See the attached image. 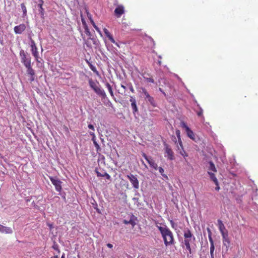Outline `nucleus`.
Listing matches in <instances>:
<instances>
[{
    "mask_svg": "<svg viewBox=\"0 0 258 258\" xmlns=\"http://www.w3.org/2000/svg\"><path fill=\"white\" fill-rule=\"evenodd\" d=\"M159 231L163 238L164 242H173V234L166 225H163V227H160Z\"/></svg>",
    "mask_w": 258,
    "mask_h": 258,
    "instance_id": "obj_1",
    "label": "nucleus"
},
{
    "mask_svg": "<svg viewBox=\"0 0 258 258\" xmlns=\"http://www.w3.org/2000/svg\"><path fill=\"white\" fill-rule=\"evenodd\" d=\"M89 84L90 87L98 96L101 97L103 99H105L106 98L107 96L104 90L101 89L96 83L90 79L89 81Z\"/></svg>",
    "mask_w": 258,
    "mask_h": 258,
    "instance_id": "obj_2",
    "label": "nucleus"
},
{
    "mask_svg": "<svg viewBox=\"0 0 258 258\" xmlns=\"http://www.w3.org/2000/svg\"><path fill=\"white\" fill-rule=\"evenodd\" d=\"M20 56L21 57V61L25 67L31 64V57L24 50H21Z\"/></svg>",
    "mask_w": 258,
    "mask_h": 258,
    "instance_id": "obj_3",
    "label": "nucleus"
},
{
    "mask_svg": "<svg viewBox=\"0 0 258 258\" xmlns=\"http://www.w3.org/2000/svg\"><path fill=\"white\" fill-rule=\"evenodd\" d=\"M30 46L31 48V52L32 54L34 57L35 60L37 62H40V61L39 60V52L38 51V49L36 46V43L34 40H33L31 38H30Z\"/></svg>",
    "mask_w": 258,
    "mask_h": 258,
    "instance_id": "obj_4",
    "label": "nucleus"
},
{
    "mask_svg": "<svg viewBox=\"0 0 258 258\" xmlns=\"http://www.w3.org/2000/svg\"><path fill=\"white\" fill-rule=\"evenodd\" d=\"M181 126L185 129L188 137H189L192 140L195 141V134L193 132V131L190 130V128L187 125L186 123H185L184 122H182L181 123Z\"/></svg>",
    "mask_w": 258,
    "mask_h": 258,
    "instance_id": "obj_5",
    "label": "nucleus"
},
{
    "mask_svg": "<svg viewBox=\"0 0 258 258\" xmlns=\"http://www.w3.org/2000/svg\"><path fill=\"white\" fill-rule=\"evenodd\" d=\"M126 177L130 180L134 188L135 189H138L139 188V182L136 176L130 173L127 175Z\"/></svg>",
    "mask_w": 258,
    "mask_h": 258,
    "instance_id": "obj_6",
    "label": "nucleus"
},
{
    "mask_svg": "<svg viewBox=\"0 0 258 258\" xmlns=\"http://www.w3.org/2000/svg\"><path fill=\"white\" fill-rule=\"evenodd\" d=\"M143 157L146 159V160L148 162L150 166L152 167L155 170H157L158 169V165L155 162V161L152 159L151 157H148L147 155L145 153H142Z\"/></svg>",
    "mask_w": 258,
    "mask_h": 258,
    "instance_id": "obj_7",
    "label": "nucleus"
},
{
    "mask_svg": "<svg viewBox=\"0 0 258 258\" xmlns=\"http://www.w3.org/2000/svg\"><path fill=\"white\" fill-rule=\"evenodd\" d=\"M164 147L165 152L167 154V158L170 160H173L174 159V156L172 149L167 144H164Z\"/></svg>",
    "mask_w": 258,
    "mask_h": 258,
    "instance_id": "obj_8",
    "label": "nucleus"
},
{
    "mask_svg": "<svg viewBox=\"0 0 258 258\" xmlns=\"http://www.w3.org/2000/svg\"><path fill=\"white\" fill-rule=\"evenodd\" d=\"M183 236L185 239L184 242H190L195 240L194 236L188 229L184 230Z\"/></svg>",
    "mask_w": 258,
    "mask_h": 258,
    "instance_id": "obj_9",
    "label": "nucleus"
},
{
    "mask_svg": "<svg viewBox=\"0 0 258 258\" xmlns=\"http://www.w3.org/2000/svg\"><path fill=\"white\" fill-rule=\"evenodd\" d=\"M49 178L52 183L55 186L56 190L60 191L62 189L61 185V182L59 180L52 177H50Z\"/></svg>",
    "mask_w": 258,
    "mask_h": 258,
    "instance_id": "obj_10",
    "label": "nucleus"
},
{
    "mask_svg": "<svg viewBox=\"0 0 258 258\" xmlns=\"http://www.w3.org/2000/svg\"><path fill=\"white\" fill-rule=\"evenodd\" d=\"M26 29V26L24 24H21L16 26L14 28V31L16 34H21Z\"/></svg>",
    "mask_w": 258,
    "mask_h": 258,
    "instance_id": "obj_11",
    "label": "nucleus"
},
{
    "mask_svg": "<svg viewBox=\"0 0 258 258\" xmlns=\"http://www.w3.org/2000/svg\"><path fill=\"white\" fill-rule=\"evenodd\" d=\"M25 67L27 69V74L31 76V78L30 79V81H34L35 80V72L34 70L33 69L31 64L27 65V66H26Z\"/></svg>",
    "mask_w": 258,
    "mask_h": 258,
    "instance_id": "obj_12",
    "label": "nucleus"
},
{
    "mask_svg": "<svg viewBox=\"0 0 258 258\" xmlns=\"http://www.w3.org/2000/svg\"><path fill=\"white\" fill-rule=\"evenodd\" d=\"M130 101L131 102V107L133 109V113L135 115L138 112V109L137 106L136 99L134 97L131 96Z\"/></svg>",
    "mask_w": 258,
    "mask_h": 258,
    "instance_id": "obj_13",
    "label": "nucleus"
},
{
    "mask_svg": "<svg viewBox=\"0 0 258 258\" xmlns=\"http://www.w3.org/2000/svg\"><path fill=\"white\" fill-rule=\"evenodd\" d=\"M124 13V8L122 5L118 6L114 10V14L117 18H120Z\"/></svg>",
    "mask_w": 258,
    "mask_h": 258,
    "instance_id": "obj_14",
    "label": "nucleus"
},
{
    "mask_svg": "<svg viewBox=\"0 0 258 258\" xmlns=\"http://www.w3.org/2000/svg\"><path fill=\"white\" fill-rule=\"evenodd\" d=\"M208 173L210 176V179L214 182L216 184V187H215V189L218 191L220 189V186L219 185V183L218 179H217L214 173H212L210 171H208Z\"/></svg>",
    "mask_w": 258,
    "mask_h": 258,
    "instance_id": "obj_15",
    "label": "nucleus"
},
{
    "mask_svg": "<svg viewBox=\"0 0 258 258\" xmlns=\"http://www.w3.org/2000/svg\"><path fill=\"white\" fill-rule=\"evenodd\" d=\"M218 226L219 227V229L222 234L223 236H224V234H226L227 230L225 228V227L222 221L221 220H218Z\"/></svg>",
    "mask_w": 258,
    "mask_h": 258,
    "instance_id": "obj_16",
    "label": "nucleus"
},
{
    "mask_svg": "<svg viewBox=\"0 0 258 258\" xmlns=\"http://www.w3.org/2000/svg\"><path fill=\"white\" fill-rule=\"evenodd\" d=\"M103 31L106 36V37L108 38V39L111 41V42L115 44L117 46H118V44L115 42V40L113 38L112 36L110 34L109 31L106 28H103Z\"/></svg>",
    "mask_w": 258,
    "mask_h": 258,
    "instance_id": "obj_17",
    "label": "nucleus"
},
{
    "mask_svg": "<svg viewBox=\"0 0 258 258\" xmlns=\"http://www.w3.org/2000/svg\"><path fill=\"white\" fill-rule=\"evenodd\" d=\"M123 223L125 224H131L132 227H134L135 225H136V222H135V217L134 216V215H132L131 217V218L130 219V220H123Z\"/></svg>",
    "mask_w": 258,
    "mask_h": 258,
    "instance_id": "obj_18",
    "label": "nucleus"
},
{
    "mask_svg": "<svg viewBox=\"0 0 258 258\" xmlns=\"http://www.w3.org/2000/svg\"><path fill=\"white\" fill-rule=\"evenodd\" d=\"M0 232L6 233H12V230L9 227H5L0 224Z\"/></svg>",
    "mask_w": 258,
    "mask_h": 258,
    "instance_id": "obj_19",
    "label": "nucleus"
},
{
    "mask_svg": "<svg viewBox=\"0 0 258 258\" xmlns=\"http://www.w3.org/2000/svg\"><path fill=\"white\" fill-rule=\"evenodd\" d=\"M96 174L98 177H104L108 180H110V176L106 172H104L102 173L98 171H96Z\"/></svg>",
    "mask_w": 258,
    "mask_h": 258,
    "instance_id": "obj_20",
    "label": "nucleus"
},
{
    "mask_svg": "<svg viewBox=\"0 0 258 258\" xmlns=\"http://www.w3.org/2000/svg\"><path fill=\"white\" fill-rule=\"evenodd\" d=\"M175 134L178 138V141L179 144V147H178V149L180 150V148H182V143L180 137V131L179 130H177L175 132Z\"/></svg>",
    "mask_w": 258,
    "mask_h": 258,
    "instance_id": "obj_21",
    "label": "nucleus"
},
{
    "mask_svg": "<svg viewBox=\"0 0 258 258\" xmlns=\"http://www.w3.org/2000/svg\"><path fill=\"white\" fill-rule=\"evenodd\" d=\"M209 166L208 167V171H210L212 173L217 172V169L216 168L213 163V162L210 161L209 162Z\"/></svg>",
    "mask_w": 258,
    "mask_h": 258,
    "instance_id": "obj_22",
    "label": "nucleus"
},
{
    "mask_svg": "<svg viewBox=\"0 0 258 258\" xmlns=\"http://www.w3.org/2000/svg\"><path fill=\"white\" fill-rule=\"evenodd\" d=\"M105 85L106 86V87L107 88L111 96L114 99V100H115V98L114 97V94H113V90H112V87L110 85V84L108 83V82H106L105 84Z\"/></svg>",
    "mask_w": 258,
    "mask_h": 258,
    "instance_id": "obj_23",
    "label": "nucleus"
},
{
    "mask_svg": "<svg viewBox=\"0 0 258 258\" xmlns=\"http://www.w3.org/2000/svg\"><path fill=\"white\" fill-rule=\"evenodd\" d=\"M40 3L38 4V7L39 8V12L42 16L44 15V9L43 8V5L44 2L43 0H39Z\"/></svg>",
    "mask_w": 258,
    "mask_h": 258,
    "instance_id": "obj_24",
    "label": "nucleus"
},
{
    "mask_svg": "<svg viewBox=\"0 0 258 258\" xmlns=\"http://www.w3.org/2000/svg\"><path fill=\"white\" fill-rule=\"evenodd\" d=\"M145 99L147 100L152 106L154 107H155L156 106L154 99L151 96H149L148 98H146Z\"/></svg>",
    "mask_w": 258,
    "mask_h": 258,
    "instance_id": "obj_25",
    "label": "nucleus"
},
{
    "mask_svg": "<svg viewBox=\"0 0 258 258\" xmlns=\"http://www.w3.org/2000/svg\"><path fill=\"white\" fill-rule=\"evenodd\" d=\"M199 110L196 111L197 114L199 117H203V110L199 105H198Z\"/></svg>",
    "mask_w": 258,
    "mask_h": 258,
    "instance_id": "obj_26",
    "label": "nucleus"
},
{
    "mask_svg": "<svg viewBox=\"0 0 258 258\" xmlns=\"http://www.w3.org/2000/svg\"><path fill=\"white\" fill-rule=\"evenodd\" d=\"M144 75L145 74H143L142 76H143V78L147 82L151 83H154V79L153 78H152V77L147 78V77H145Z\"/></svg>",
    "mask_w": 258,
    "mask_h": 258,
    "instance_id": "obj_27",
    "label": "nucleus"
},
{
    "mask_svg": "<svg viewBox=\"0 0 258 258\" xmlns=\"http://www.w3.org/2000/svg\"><path fill=\"white\" fill-rule=\"evenodd\" d=\"M21 7L22 10L23 15L24 16H26L27 15V9L24 3H22L21 4Z\"/></svg>",
    "mask_w": 258,
    "mask_h": 258,
    "instance_id": "obj_28",
    "label": "nucleus"
},
{
    "mask_svg": "<svg viewBox=\"0 0 258 258\" xmlns=\"http://www.w3.org/2000/svg\"><path fill=\"white\" fill-rule=\"evenodd\" d=\"M142 93L144 94V95H145V98H148V97L149 96H150V94H149V93L147 92V90L144 88H142Z\"/></svg>",
    "mask_w": 258,
    "mask_h": 258,
    "instance_id": "obj_29",
    "label": "nucleus"
},
{
    "mask_svg": "<svg viewBox=\"0 0 258 258\" xmlns=\"http://www.w3.org/2000/svg\"><path fill=\"white\" fill-rule=\"evenodd\" d=\"M180 154L184 157L185 158L188 156V154L185 152L184 150L183 149V147L181 148V150L180 151Z\"/></svg>",
    "mask_w": 258,
    "mask_h": 258,
    "instance_id": "obj_30",
    "label": "nucleus"
},
{
    "mask_svg": "<svg viewBox=\"0 0 258 258\" xmlns=\"http://www.w3.org/2000/svg\"><path fill=\"white\" fill-rule=\"evenodd\" d=\"M214 250V243H211L210 253H211L212 258H214V256H213Z\"/></svg>",
    "mask_w": 258,
    "mask_h": 258,
    "instance_id": "obj_31",
    "label": "nucleus"
},
{
    "mask_svg": "<svg viewBox=\"0 0 258 258\" xmlns=\"http://www.w3.org/2000/svg\"><path fill=\"white\" fill-rule=\"evenodd\" d=\"M163 225H165V224L164 223H163V224L160 223L158 221H156L155 222V225L157 227V228L159 230L160 227H163Z\"/></svg>",
    "mask_w": 258,
    "mask_h": 258,
    "instance_id": "obj_32",
    "label": "nucleus"
},
{
    "mask_svg": "<svg viewBox=\"0 0 258 258\" xmlns=\"http://www.w3.org/2000/svg\"><path fill=\"white\" fill-rule=\"evenodd\" d=\"M91 23L94 27V28L96 29V30L99 33H101V31L99 30V28L96 25L95 23L93 21V20H91Z\"/></svg>",
    "mask_w": 258,
    "mask_h": 258,
    "instance_id": "obj_33",
    "label": "nucleus"
},
{
    "mask_svg": "<svg viewBox=\"0 0 258 258\" xmlns=\"http://www.w3.org/2000/svg\"><path fill=\"white\" fill-rule=\"evenodd\" d=\"M94 145L96 149V151L98 152L99 150H100V148L98 144L95 141H93Z\"/></svg>",
    "mask_w": 258,
    "mask_h": 258,
    "instance_id": "obj_34",
    "label": "nucleus"
},
{
    "mask_svg": "<svg viewBox=\"0 0 258 258\" xmlns=\"http://www.w3.org/2000/svg\"><path fill=\"white\" fill-rule=\"evenodd\" d=\"M158 169L159 170V172L161 173V174L163 176H165V175L164 174V170L163 168H162L161 167H158Z\"/></svg>",
    "mask_w": 258,
    "mask_h": 258,
    "instance_id": "obj_35",
    "label": "nucleus"
},
{
    "mask_svg": "<svg viewBox=\"0 0 258 258\" xmlns=\"http://www.w3.org/2000/svg\"><path fill=\"white\" fill-rule=\"evenodd\" d=\"M52 248L57 250L58 251V253H59V250L58 249V246L57 244H54L53 246H52Z\"/></svg>",
    "mask_w": 258,
    "mask_h": 258,
    "instance_id": "obj_36",
    "label": "nucleus"
},
{
    "mask_svg": "<svg viewBox=\"0 0 258 258\" xmlns=\"http://www.w3.org/2000/svg\"><path fill=\"white\" fill-rule=\"evenodd\" d=\"M170 223L172 228H175V224L174 221L172 220H170Z\"/></svg>",
    "mask_w": 258,
    "mask_h": 258,
    "instance_id": "obj_37",
    "label": "nucleus"
},
{
    "mask_svg": "<svg viewBox=\"0 0 258 258\" xmlns=\"http://www.w3.org/2000/svg\"><path fill=\"white\" fill-rule=\"evenodd\" d=\"M47 225L48 226V227L49 228V229L50 230H52V229L53 228V225L51 223H47Z\"/></svg>",
    "mask_w": 258,
    "mask_h": 258,
    "instance_id": "obj_38",
    "label": "nucleus"
},
{
    "mask_svg": "<svg viewBox=\"0 0 258 258\" xmlns=\"http://www.w3.org/2000/svg\"><path fill=\"white\" fill-rule=\"evenodd\" d=\"M185 243L186 248L189 249V250H190L189 243Z\"/></svg>",
    "mask_w": 258,
    "mask_h": 258,
    "instance_id": "obj_39",
    "label": "nucleus"
},
{
    "mask_svg": "<svg viewBox=\"0 0 258 258\" xmlns=\"http://www.w3.org/2000/svg\"><path fill=\"white\" fill-rule=\"evenodd\" d=\"M88 126L89 128L94 131V126L92 124H90L88 125Z\"/></svg>",
    "mask_w": 258,
    "mask_h": 258,
    "instance_id": "obj_40",
    "label": "nucleus"
},
{
    "mask_svg": "<svg viewBox=\"0 0 258 258\" xmlns=\"http://www.w3.org/2000/svg\"><path fill=\"white\" fill-rule=\"evenodd\" d=\"M130 90L132 93L135 92V90L132 85H131V86L130 87Z\"/></svg>",
    "mask_w": 258,
    "mask_h": 258,
    "instance_id": "obj_41",
    "label": "nucleus"
},
{
    "mask_svg": "<svg viewBox=\"0 0 258 258\" xmlns=\"http://www.w3.org/2000/svg\"><path fill=\"white\" fill-rule=\"evenodd\" d=\"M91 70H92V71H93L94 72H97V71H96V69L95 67H92H92H91Z\"/></svg>",
    "mask_w": 258,
    "mask_h": 258,
    "instance_id": "obj_42",
    "label": "nucleus"
},
{
    "mask_svg": "<svg viewBox=\"0 0 258 258\" xmlns=\"http://www.w3.org/2000/svg\"><path fill=\"white\" fill-rule=\"evenodd\" d=\"M85 32L86 34L90 33L89 29L87 26L85 27Z\"/></svg>",
    "mask_w": 258,
    "mask_h": 258,
    "instance_id": "obj_43",
    "label": "nucleus"
},
{
    "mask_svg": "<svg viewBox=\"0 0 258 258\" xmlns=\"http://www.w3.org/2000/svg\"><path fill=\"white\" fill-rule=\"evenodd\" d=\"M107 246L109 247V248H112L113 247V245L112 244H111V243H108V244H107Z\"/></svg>",
    "mask_w": 258,
    "mask_h": 258,
    "instance_id": "obj_44",
    "label": "nucleus"
},
{
    "mask_svg": "<svg viewBox=\"0 0 258 258\" xmlns=\"http://www.w3.org/2000/svg\"><path fill=\"white\" fill-rule=\"evenodd\" d=\"M121 87L123 89L125 90L126 87H125V86L124 85H123L121 84Z\"/></svg>",
    "mask_w": 258,
    "mask_h": 258,
    "instance_id": "obj_45",
    "label": "nucleus"
},
{
    "mask_svg": "<svg viewBox=\"0 0 258 258\" xmlns=\"http://www.w3.org/2000/svg\"><path fill=\"white\" fill-rule=\"evenodd\" d=\"M142 164H143L144 165V166H145L146 168H147V166L146 165V164H145L144 163V162L143 160H142Z\"/></svg>",
    "mask_w": 258,
    "mask_h": 258,
    "instance_id": "obj_46",
    "label": "nucleus"
},
{
    "mask_svg": "<svg viewBox=\"0 0 258 258\" xmlns=\"http://www.w3.org/2000/svg\"><path fill=\"white\" fill-rule=\"evenodd\" d=\"M61 258H66L65 257V255H64V254H63L61 257Z\"/></svg>",
    "mask_w": 258,
    "mask_h": 258,
    "instance_id": "obj_47",
    "label": "nucleus"
},
{
    "mask_svg": "<svg viewBox=\"0 0 258 258\" xmlns=\"http://www.w3.org/2000/svg\"><path fill=\"white\" fill-rule=\"evenodd\" d=\"M165 243L166 245L167 246V245H168V244H169L170 243L166 242V243Z\"/></svg>",
    "mask_w": 258,
    "mask_h": 258,
    "instance_id": "obj_48",
    "label": "nucleus"
},
{
    "mask_svg": "<svg viewBox=\"0 0 258 258\" xmlns=\"http://www.w3.org/2000/svg\"><path fill=\"white\" fill-rule=\"evenodd\" d=\"M210 242H213L211 237H210Z\"/></svg>",
    "mask_w": 258,
    "mask_h": 258,
    "instance_id": "obj_49",
    "label": "nucleus"
}]
</instances>
